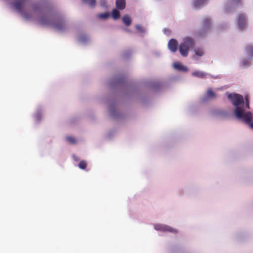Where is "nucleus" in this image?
Instances as JSON below:
<instances>
[{"label":"nucleus","instance_id":"obj_14","mask_svg":"<svg viewBox=\"0 0 253 253\" xmlns=\"http://www.w3.org/2000/svg\"><path fill=\"white\" fill-rule=\"evenodd\" d=\"M195 54L198 56H202L204 55V51L202 48L197 47L194 49Z\"/></svg>","mask_w":253,"mask_h":253},{"label":"nucleus","instance_id":"obj_11","mask_svg":"<svg viewBox=\"0 0 253 253\" xmlns=\"http://www.w3.org/2000/svg\"><path fill=\"white\" fill-rule=\"evenodd\" d=\"M173 67L175 69H176L178 71H180L186 72L188 70L187 68H186L185 66H184L181 63H178V62L175 63L173 64Z\"/></svg>","mask_w":253,"mask_h":253},{"label":"nucleus","instance_id":"obj_2","mask_svg":"<svg viewBox=\"0 0 253 253\" xmlns=\"http://www.w3.org/2000/svg\"><path fill=\"white\" fill-rule=\"evenodd\" d=\"M40 22L42 25H51L58 31H62L66 27V24L63 20L59 19L53 22L52 18L49 15L42 16L40 19Z\"/></svg>","mask_w":253,"mask_h":253},{"label":"nucleus","instance_id":"obj_15","mask_svg":"<svg viewBox=\"0 0 253 253\" xmlns=\"http://www.w3.org/2000/svg\"><path fill=\"white\" fill-rule=\"evenodd\" d=\"M206 0H195L194 2V5L195 7H199L204 4Z\"/></svg>","mask_w":253,"mask_h":253},{"label":"nucleus","instance_id":"obj_7","mask_svg":"<svg viewBox=\"0 0 253 253\" xmlns=\"http://www.w3.org/2000/svg\"><path fill=\"white\" fill-rule=\"evenodd\" d=\"M247 20L246 17L243 14H240L238 17V26L241 29H243L246 24Z\"/></svg>","mask_w":253,"mask_h":253},{"label":"nucleus","instance_id":"obj_18","mask_svg":"<svg viewBox=\"0 0 253 253\" xmlns=\"http://www.w3.org/2000/svg\"><path fill=\"white\" fill-rule=\"evenodd\" d=\"M207 95L209 98H215L216 97L215 94L211 88L208 89Z\"/></svg>","mask_w":253,"mask_h":253},{"label":"nucleus","instance_id":"obj_1","mask_svg":"<svg viewBox=\"0 0 253 253\" xmlns=\"http://www.w3.org/2000/svg\"><path fill=\"white\" fill-rule=\"evenodd\" d=\"M234 106L236 107L234 114L236 117L242 120L245 123H250L252 121L253 115L251 112H246L245 108L239 106L244 102V98L242 95L234 93L228 95Z\"/></svg>","mask_w":253,"mask_h":253},{"label":"nucleus","instance_id":"obj_23","mask_svg":"<svg viewBox=\"0 0 253 253\" xmlns=\"http://www.w3.org/2000/svg\"><path fill=\"white\" fill-rule=\"evenodd\" d=\"M135 28L140 33L144 32V30L143 28L142 27V26H141V25H136Z\"/></svg>","mask_w":253,"mask_h":253},{"label":"nucleus","instance_id":"obj_4","mask_svg":"<svg viewBox=\"0 0 253 253\" xmlns=\"http://www.w3.org/2000/svg\"><path fill=\"white\" fill-rule=\"evenodd\" d=\"M155 228L156 230L164 231H169L171 233H176L177 231L175 229L164 225H155Z\"/></svg>","mask_w":253,"mask_h":253},{"label":"nucleus","instance_id":"obj_8","mask_svg":"<svg viewBox=\"0 0 253 253\" xmlns=\"http://www.w3.org/2000/svg\"><path fill=\"white\" fill-rule=\"evenodd\" d=\"M245 51L247 57L249 59L253 58V45L249 44L246 46Z\"/></svg>","mask_w":253,"mask_h":253},{"label":"nucleus","instance_id":"obj_13","mask_svg":"<svg viewBox=\"0 0 253 253\" xmlns=\"http://www.w3.org/2000/svg\"><path fill=\"white\" fill-rule=\"evenodd\" d=\"M123 21L126 26H129L131 23V19L130 17L127 15H125L123 17Z\"/></svg>","mask_w":253,"mask_h":253},{"label":"nucleus","instance_id":"obj_28","mask_svg":"<svg viewBox=\"0 0 253 253\" xmlns=\"http://www.w3.org/2000/svg\"><path fill=\"white\" fill-rule=\"evenodd\" d=\"M83 0V1L84 2H85V1H86L87 0Z\"/></svg>","mask_w":253,"mask_h":253},{"label":"nucleus","instance_id":"obj_12","mask_svg":"<svg viewBox=\"0 0 253 253\" xmlns=\"http://www.w3.org/2000/svg\"><path fill=\"white\" fill-rule=\"evenodd\" d=\"M193 76L197 77L199 78L204 79L206 77L207 74L202 71H197L192 74Z\"/></svg>","mask_w":253,"mask_h":253},{"label":"nucleus","instance_id":"obj_22","mask_svg":"<svg viewBox=\"0 0 253 253\" xmlns=\"http://www.w3.org/2000/svg\"><path fill=\"white\" fill-rule=\"evenodd\" d=\"M245 107L247 109H249L250 106H249V96L248 95H246L245 97Z\"/></svg>","mask_w":253,"mask_h":253},{"label":"nucleus","instance_id":"obj_3","mask_svg":"<svg viewBox=\"0 0 253 253\" xmlns=\"http://www.w3.org/2000/svg\"><path fill=\"white\" fill-rule=\"evenodd\" d=\"M195 45L194 41L190 38H186L179 46V50L181 55L183 57L187 56L189 49Z\"/></svg>","mask_w":253,"mask_h":253},{"label":"nucleus","instance_id":"obj_20","mask_svg":"<svg viewBox=\"0 0 253 253\" xmlns=\"http://www.w3.org/2000/svg\"><path fill=\"white\" fill-rule=\"evenodd\" d=\"M84 3H87L91 7H93L96 4V0H87Z\"/></svg>","mask_w":253,"mask_h":253},{"label":"nucleus","instance_id":"obj_25","mask_svg":"<svg viewBox=\"0 0 253 253\" xmlns=\"http://www.w3.org/2000/svg\"><path fill=\"white\" fill-rule=\"evenodd\" d=\"M242 64L243 66H249L250 65L249 62L247 60H244L242 61Z\"/></svg>","mask_w":253,"mask_h":253},{"label":"nucleus","instance_id":"obj_19","mask_svg":"<svg viewBox=\"0 0 253 253\" xmlns=\"http://www.w3.org/2000/svg\"><path fill=\"white\" fill-rule=\"evenodd\" d=\"M86 166H87L86 162L84 160L81 161L79 164V167L81 169H85V168H86Z\"/></svg>","mask_w":253,"mask_h":253},{"label":"nucleus","instance_id":"obj_27","mask_svg":"<svg viewBox=\"0 0 253 253\" xmlns=\"http://www.w3.org/2000/svg\"><path fill=\"white\" fill-rule=\"evenodd\" d=\"M34 8H35V9H38V7H36V6H35V7H34Z\"/></svg>","mask_w":253,"mask_h":253},{"label":"nucleus","instance_id":"obj_24","mask_svg":"<svg viewBox=\"0 0 253 253\" xmlns=\"http://www.w3.org/2000/svg\"><path fill=\"white\" fill-rule=\"evenodd\" d=\"M108 16H109V14L107 13H102V14H101L99 15V17L100 18H104V19L108 18Z\"/></svg>","mask_w":253,"mask_h":253},{"label":"nucleus","instance_id":"obj_10","mask_svg":"<svg viewBox=\"0 0 253 253\" xmlns=\"http://www.w3.org/2000/svg\"><path fill=\"white\" fill-rule=\"evenodd\" d=\"M116 5L118 9L123 10L126 7L125 0H116Z\"/></svg>","mask_w":253,"mask_h":253},{"label":"nucleus","instance_id":"obj_17","mask_svg":"<svg viewBox=\"0 0 253 253\" xmlns=\"http://www.w3.org/2000/svg\"><path fill=\"white\" fill-rule=\"evenodd\" d=\"M211 25L210 20L208 18H206L204 20L203 22V26L205 29L208 28Z\"/></svg>","mask_w":253,"mask_h":253},{"label":"nucleus","instance_id":"obj_9","mask_svg":"<svg viewBox=\"0 0 253 253\" xmlns=\"http://www.w3.org/2000/svg\"><path fill=\"white\" fill-rule=\"evenodd\" d=\"M214 115L222 119L227 118L229 116L228 113L222 110L216 111L214 112Z\"/></svg>","mask_w":253,"mask_h":253},{"label":"nucleus","instance_id":"obj_26","mask_svg":"<svg viewBox=\"0 0 253 253\" xmlns=\"http://www.w3.org/2000/svg\"><path fill=\"white\" fill-rule=\"evenodd\" d=\"M233 2L236 4H238L241 2V0H232Z\"/></svg>","mask_w":253,"mask_h":253},{"label":"nucleus","instance_id":"obj_21","mask_svg":"<svg viewBox=\"0 0 253 253\" xmlns=\"http://www.w3.org/2000/svg\"><path fill=\"white\" fill-rule=\"evenodd\" d=\"M66 140L71 144H75L76 140L75 137L72 136H68L66 137Z\"/></svg>","mask_w":253,"mask_h":253},{"label":"nucleus","instance_id":"obj_16","mask_svg":"<svg viewBox=\"0 0 253 253\" xmlns=\"http://www.w3.org/2000/svg\"><path fill=\"white\" fill-rule=\"evenodd\" d=\"M112 17L114 19H118L120 17V13L117 9H114L112 13Z\"/></svg>","mask_w":253,"mask_h":253},{"label":"nucleus","instance_id":"obj_5","mask_svg":"<svg viewBox=\"0 0 253 253\" xmlns=\"http://www.w3.org/2000/svg\"><path fill=\"white\" fill-rule=\"evenodd\" d=\"M178 42L175 39H171L168 43V47L169 49L172 52H175L177 49Z\"/></svg>","mask_w":253,"mask_h":253},{"label":"nucleus","instance_id":"obj_6","mask_svg":"<svg viewBox=\"0 0 253 253\" xmlns=\"http://www.w3.org/2000/svg\"><path fill=\"white\" fill-rule=\"evenodd\" d=\"M26 0H15L13 2L12 5L16 10L19 12H21L22 10L23 4Z\"/></svg>","mask_w":253,"mask_h":253}]
</instances>
